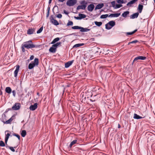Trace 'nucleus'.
<instances>
[{
  "label": "nucleus",
  "mask_w": 155,
  "mask_h": 155,
  "mask_svg": "<svg viewBox=\"0 0 155 155\" xmlns=\"http://www.w3.org/2000/svg\"><path fill=\"white\" fill-rule=\"evenodd\" d=\"M32 43L31 40H29L25 42L24 44V46L27 49L32 48H35V46Z\"/></svg>",
  "instance_id": "nucleus-1"
},
{
  "label": "nucleus",
  "mask_w": 155,
  "mask_h": 155,
  "mask_svg": "<svg viewBox=\"0 0 155 155\" xmlns=\"http://www.w3.org/2000/svg\"><path fill=\"white\" fill-rule=\"evenodd\" d=\"M71 28L73 29H80V31L81 32H87L90 30V29H89L88 28H84L78 26H73Z\"/></svg>",
  "instance_id": "nucleus-2"
},
{
  "label": "nucleus",
  "mask_w": 155,
  "mask_h": 155,
  "mask_svg": "<svg viewBox=\"0 0 155 155\" xmlns=\"http://www.w3.org/2000/svg\"><path fill=\"white\" fill-rule=\"evenodd\" d=\"M38 64V58H35L33 61H32L29 64L28 68L30 69L33 68L35 65Z\"/></svg>",
  "instance_id": "nucleus-3"
},
{
  "label": "nucleus",
  "mask_w": 155,
  "mask_h": 155,
  "mask_svg": "<svg viewBox=\"0 0 155 155\" xmlns=\"http://www.w3.org/2000/svg\"><path fill=\"white\" fill-rule=\"evenodd\" d=\"M77 2V0H68L66 2V5L68 6H71L75 5Z\"/></svg>",
  "instance_id": "nucleus-4"
},
{
  "label": "nucleus",
  "mask_w": 155,
  "mask_h": 155,
  "mask_svg": "<svg viewBox=\"0 0 155 155\" xmlns=\"http://www.w3.org/2000/svg\"><path fill=\"white\" fill-rule=\"evenodd\" d=\"M21 105L19 103H15L12 107V109L13 110H18L20 108Z\"/></svg>",
  "instance_id": "nucleus-5"
},
{
  "label": "nucleus",
  "mask_w": 155,
  "mask_h": 155,
  "mask_svg": "<svg viewBox=\"0 0 155 155\" xmlns=\"http://www.w3.org/2000/svg\"><path fill=\"white\" fill-rule=\"evenodd\" d=\"M50 18L51 22L54 25L57 26L59 25L58 22L56 20L54 19L53 15H51Z\"/></svg>",
  "instance_id": "nucleus-6"
},
{
  "label": "nucleus",
  "mask_w": 155,
  "mask_h": 155,
  "mask_svg": "<svg viewBox=\"0 0 155 155\" xmlns=\"http://www.w3.org/2000/svg\"><path fill=\"white\" fill-rule=\"evenodd\" d=\"M15 118V115H13L12 117L8 120L5 121L4 123V124H10L12 120Z\"/></svg>",
  "instance_id": "nucleus-7"
},
{
  "label": "nucleus",
  "mask_w": 155,
  "mask_h": 155,
  "mask_svg": "<svg viewBox=\"0 0 155 155\" xmlns=\"http://www.w3.org/2000/svg\"><path fill=\"white\" fill-rule=\"evenodd\" d=\"M146 59V57L144 56H138L136 57L134 59V61L137 62V61L139 60H145Z\"/></svg>",
  "instance_id": "nucleus-8"
},
{
  "label": "nucleus",
  "mask_w": 155,
  "mask_h": 155,
  "mask_svg": "<svg viewBox=\"0 0 155 155\" xmlns=\"http://www.w3.org/2000/svg\"><path fill=\"white\" fill-rule=\"evenodd\" d=\"M38 104L37 103H35L33 105H31L29 107V109L33 111L37 109V107Z\"/></svg>",
  "instance_id": "nucleus-9"
},
{
  "label": "nucleus",
  "mask_w": 155,
  "mask_h": 155,
  "mask_svg": "<svg viewBox=\"0 0 155 155\" xmlns=\"http://www.w3.org/2000/svg\"><path fill=\"white\" fill-rule=\"evenodd\" d=\"M35 32L34 28H29L27 31V34L29 35L33 34Z\"/></svg>",
  "instance_id": "nucleus-10"
},
{
  "label": "nucleus",
  "mask_w": 155,
  "mask_h": 155,
  "mask_svg": "<svg viewBox=\"0 0 155 155\" xmlns=\"http://www.w3.org/2000/svg\"><path fill=\"white\" fill-rule=\"evenodd\" d=\"M74 60L68 61L65 64V68H68L74 62Z\"/></svg>",
  "instance_id": "nucleus-11"
},
{
  "label": "nucleus",
  "mask_w": 155,
  "mask_h": 155,
  "mask_svg": "<svg viewBox=\"0 0 155 155\" xmlns=\"http://www.w3.org/2000/svg\"><path fill=\"white\" fill-rule=\"evenodd\" d=\"M19 68L20 66L19 65H17L16 66V68L14 72V76L15 77L17 76L18 71L19 69Z\"/></svg>",
  "instance_id": "nucleus-12"
},
{
  "label": "nucleus",
  "mask_w": 155,
  "mask_h": 155,
  "mask_svg": "<svg viewBox=\"0 0 155 155\" xmlns=\"http://www.w3.org/2000/svg\"><path fill=\"white\" fill-rule=\"evenodd\" d=\"M94 7V5L93 4H91L88 5L87 7V10L90 12H92Z\"/></svg>",
  "instance_id": "nucleus-13"
},
{
  "label": "nucleus",
  "mask_w": 155,
  "mask_h": 155,
  "mask_svg": "<svg viewBox=\"0 0 155 155\" xmlns=\"http://www.w3.org/2000/svg\"><path fill=\"white\" fill-rule=\"evenodd\" d=\"M87 7L85 5H80L78 6L76 8L77 10H79L80 9L83 10H85Z\"/></svg>",
  "instance_id": "nucleus-14"
},
{
  "label": "nucleus",
  "mask_w": 155,
  "mask_h": 155,
  "mask_svg": "<svg viewBox=\"0 0 155 155\" xmlns=\"http://www.w3.org/2000/svg\"><path fill=\"white\" fill-rule=\"evenodd\" d=\"M120 13L111 14L109 15V17H117L120 15Z\"/></svg>",
  "instance_id": "nucleus-15"
},
{
  "label": "nucleus",
  "mask_w": 155,
  "mask_h": 155,
  "mask_svg": "<svg viewBox=\"0 0 155 155\" xmlns=\"http://www.w3.org/2000/svg\"><path fill=\"white\" fill-rule=\"evenodd\" d=\"M139 14V13L138 12L134 13L130 16V18L132 19L137 18L138 17Z\"/></svg>",
  "instance_id": "nucleus-16"
},
{
  "label": "nucleus",
  "mask_w": 155,
  "mask_h": 155,
  "mask_svg": "<svg viewBox=\"0 0 155 155\" xmlns=\"http://www.w3.org/2000/svg\"><path fill=\"white\" fill-rule=\"evenodd\" d=\"M104 4L101 3L97 5L95 7V10L99 9L102 8L104 6Z\"/></svg>",
  "instance_id": "nucleus-17"
},
{
  "label": "nucleus",
  "mask_w": 155,
  "mask_h": 155,
  "mask_svg": "<svg viewBox=\"0 0 155 155\" xmlns=\"http://www.w3.org/2000/svg\"><path fill=\"white\" fill-rule=\"evenodd\" d=\"M56 49L53 46V45L52 47H50L49 49V51L51 52L54 53L56 52Z\"/></svg>",
  "instance_id": "nucleus-18"
},
{
  "label": "nucleus",
  "mask_w": 155,
  "mask_h": 155,
  "mask_svg": "<svg viewBox=\"0 0 155 155\" xmlns=\"http://www.w3.org/2000/svg\"><path fill=\"white\" fill-rule=\"evenodd\" d=\"M138 0H132L128 2L127 4V5L129 6V7L131 6V5L133 4L136 1H137Z\"/></svg>",
  "instance_id": "nucleus-19"
},
{
  "label": "nucleus",
  "mask_w": 155,
  "mask_h": 155,
  "mask_svg": "<svg viewBox=\"0 0 155 155\" xmlns=\"http://www.w3.org/2000/svg\"><path fill=\"white\" fill-rule=\"evenodd\" d=\"M143 8V6L141 4H139L138 6V10L140 13H141L142 11Z\"/></svg>",
  "instance_id": "nucleus-20"
},
{
  "label": "nucleus",
  "mask_w": 155,
  "mask_h": 155,
  "mask_svg": "<svg viewBox=\"0 0 155 155\" xmlns=\"http://www.w3.org/2000/svg\"><path fill=\"white\" fill-rule=\"evenodd\" d=\"M143 117L137 115L136 114H134V118L135 119H142Z\"/></svg>",
  "instance_id": "nucleus-21"
},
{
  "label": "nucleus",
  "mask_w": 155,
  "mask_h": 155,
  "mask_svg": "<svg viewBox=\"0 0 155 155\" xmlns=\"http://www.w3.org/2000/svg\"><path fill=\"white\" fill-rule=\"evenodd\" d=\"M6 117V116L4 113H3V114L2 115V118H1V121L3 122L4 124L5 122V118Z\"/></svg>",
  "instance_id": "nucleus-22"
},
{
  "label": "nucleus",
  "mask_w": 155,
  "mask_h": 155,
  "mask_svg": "<svg viewBox=\"0 0 155 155\" xmlns=\"http://www.w3.org/2000/svg\"><path fill=\"white\" fill-rule=\"evenodd\" d=\"M84 45V43H80V44H75L74 45L73 47V48H77L78 47H81L82 46Z\"/></svg>",
  "instance_id": "nucleus-23"
},
{
  "label": "nucleus",
  "mask_w": 155,
  "mask_h": 155,
  "mask_svg": "<svg viewBox=\"0 0 155 155\" xmlns=\"http://www.w3.org/2000/svg\"><path fill=\"white\" fill-rule=\"evenodd\" d=\"M5 91L8 94H10L12 92V90L10 87H7L5 88Z\"/></svg>",
  "instance_id": "nucleus-24"
},
{
  "label": "nucleus",
  "mask_w": 155,
  "mask_h": 155,
  "mask_svg": "<svg viewBox=\"0 0 155 155\" xmlns=\"http://www.w3.org/2000/svg\"><path fill=\"white\" fill-rule=\"evenodd\" d=\"M77 142V140H73L70 143V145L69 146V148H71V147H72V146L73 145L76 144V143Z\"/></svg>",
  "instance_id": "nucleus-25"
},
{
  "label": "nucleus",
  "mask_w": 155,
  "mask_h": 155,
  "mask_svg": "<svg viewBox=\"0 0 155 155\" xmlns=\"http://www.w3.org/2000/svg\"><path fill=\"white\" fill-rule=\"evenodd\" d=\"M108 23L111 28L115 25V22L113 21H111Z\"/></svg>",
  "instance_id": "nucleus-26"
},
{
  "label": "nucleus",
  "mask_w": 155,
  "mask_h": 155,
  "mask_svg": "<svg viewBox=\"0 0 155 155\" xmlns=\"http://www.w3.org/2000/svg\"><path fill=\"white\" fill-rule=\"evenodd\" d=\"M129 13V11H127L125 12L122 13V16L123 17L126 18L127 17V15H128Z\"/></svg>",
  "instance_id": "nucleus-27"
},
{
  "label": "nucleus",
  "mask_w": 155,
  "mask_h": 155,
  "mask_svg": "<svg viewBox=\"0 0 155 155\" xmlns=\"http://www.w3.org/2000/svg\"><path fill=\"white\" fill-rule=\"evenodd\" d=\"M21 134L22 137H25L26 134V130H22Z\"/></svg>",
  "instance_id": "nucleus-28"
},
{
  "label": "nucleus",
  "mask_w": 155,
  "mask_h": 155,
  "mask_svg": "<svg viewBox=\"0 0 155 155\" xmlns=\"http://www.w3.org/2000/svg\"><path fill=\"white\" fill-rule=\"evenodd\" d=\"M60 38H54L53 41L51 42V44H54L56 42L58 41H59L60 40Z\"/></svg>",
  "instance_id": "nucleus-29"
},
{
  "label": "nucleus",
  "mask_w": 155,
  "mask_h": 155,
  "mask_svg": "<svg viewBox=\"0 0 155 155\" xmlns=\"http://www.w3.org/2000/svg\"><path fill=\"white\" fill-rule=\"evenodd\" d=\"M95 25L98 27L102 25V22L101 21L98 22L97 21H95L94 22Z\"/></svg>",
  "instance_id": "nucleus-30"
},
{
  "label": "nucleus",
  "mask_w": 155,
  "mask_h": 155,
  "mask_svg": "<svg viewBox=\"0 0 155 155\" xmlns=\"http://www.w3.org/2000/svg\"><path fill=\"white\" fill-rule=\"evenodd\" d=\"M6 132H8L9 133H8L5 135V138L8 139L9 136H10V132L9 130H6L5 131V133L6 134Z\"/></svg>",
  "instance_id": "nucleus-31"
},
{
  "label": "nucleus",
  "mask_w": 155,
  "mask_h": 155,
  "mask_svg": "<svg viewBox=\"0 0 155 155\" xmlns=\"http://www.w3.org/2000/svg\"><path fill=\"white\" fill-rule=\"evenodd\" d=\"M78 15L80 17L81 20L84 18L86 17V15L84 14L79 13Z\"/></svg>",
  "instance_id": "nucleus-32"
},
{
  "label": "nucleus",
  "mask_w": 155,
  "mask_h": 155,
  "mask_svg": "<svg viewBox=\"0 0 155 155\" xmlns=\"http://www.w3.org/2000/svg\"><path fill=\"white\" fill-rule=\"evenodd\" d=\"M137 31V29H135L133 31L131 32H128L127 33V35H132L135 32H136Z\"/></svg>",
  "instance_id": "nucleus-33"
},
{
  "label": "nucleus",
  "mask_w": 155,
  "mask_h": 155,
  "mask_svg": "<svg viewBox=\"0 0 155 155\" xmlns=\"http://www.w3.org/2000/svg\"><path fill=\"white\" fill-rule=\"evenodd\" d=\"M109 15L108 14L102 15L100 16V18L101 19H104L106 18L107 17H109Z\"/></svg>",
  "instance_id": "nucleus-34"
},
{
  "label": "nucleus",
  "mask_w": 155,
  "mask_h": 155,
  "mask_svg": "<svg viewBox=\"0 0 155 155\" xmlns=\"http://www.w3.org/2000/svg\"><path fill=\"white\" fill-rule=\"evenodd\" d=\"M50 7L49 6H48L47 9V13L46 15V17L48 18L49 15V11L50 10Z\"/></svg>",
  "instance_id": "nucleus-35"
},
{
  "label": "nucleus",
  "mask_w": 155,
  "mask_h": 155,
  "mask_svg": "<svg viewBox=\"0 0 155 155\" xmlns=\"http://www.w3.org/2000/svg\"><path fill=\"white\" fill-rule=\"evenodd\" d=\"M80 4L81 5H85L87 6V2L84 0L80 2Z\"/></svg>",
  "instance_id": "nucleus-36"
},
{
  "label": "nucleus",
  "mask_w": 155,
  "mask_h": 155,
  "mask_svg": "<svg viewBox=\"0 0 155 155\" xmlns=\"http://www.w3.org/2000/svg\"><path fill=\"white\" fill-rule=\"evenodd\" d=\"M61 44V42H57L56 44L53 45V46L54 47L56 48H57L58 46Z\"/></svg>",
  "instance_id": "nucleus-37"
},
{
  "label": "nucleus",
  "mask_w": 155,
  "mask_h": 155,
  "mask_svg": "<svg viewBox=\"0 0 155 155\" xmlns=\"http://www.w3.org/2000/svg\"><path fill=\"white\" fill-rule=\"evenodd\" d=\"M105 28L109 30L111 28V27L110 26L109 24H108V23L105 25Z\"/></svg>",
  "instance_id": "nucleus-38"
},
{
  "label": "nucleus",
  "mask_w": 155,
  "mask_h": 155,
  "mask_svg": "<svg viewBox=\"0 0 155 155\" xmlns=\"http://www.w3.org/2000/svg\"><path fill=\"white\" fill-rule=\"evenodd\" d=\"M43 26H42L39 28V29L37 31V34H39V33H41L42 31L43 30Z\"/></svg>",
  "instance_id": "nucleus-39"
},
{
  "label": "nucleus",
  "mask_w": 155,
  "mask_h": 155,
  "mask_svg": "<svg viewBox=\"0 0 155 155\" xmlns=\"http://www.w3.org/2000/svg\"><path fill=\"white\" fill-rule=\"evenodd\" d=\"M73 24V22L72 21H69L68 23L67 24V26L70 25H72Z\"/></svg>",
  "instance_id": "nucleus-40"
},
{
  "label": "nucleus",
  "mask_w": 155,
  "mask_h": 155,
  "mask_svg": "<svg viewBox=\"0 0 155 155\" xmlns=\"http://www.w3.org/2000/svg\"><path fill=\"white\" fill-rule=\"evenodd\" d=\"M5 144L4 142L2 140L0 141V146L1 147H5Z\"/></svg>",
  "instance_id": "nucleus-41"
},
{
  "label": "nucleus",
  "mask_w": 155,
  "mask_h": 155,
  "mask_svg": "<svg viewBox=\"0 0 155 155\" xmlns=\"http://www.w3.org/2000/svg\"><path fill=\"white\" fill-rule=\"evenodd\" d=\"M13 135L14 136L16 137L19 140H20V136L19 135H18V134H16L15 133H14L13 134Z\"/></svg>",
  "instance_id": "nucleus-42"
},
{
  "label": "nucleus",
  "mask_w": 155,
  "mask_h": 155,
  "mask_svg": "<svg viewBox=\"0 0 155 155\" xmlns=\"http://www.w3.org/2000/svg\"><path fill=\"white\" fill-rule=\"evenodd\" d=\"M6 147H8L9 149L12 152H14L15 151V150L14 149V148L12 147H9V146H6Z\"/></svg>",
  "instance_id": "nucleus-43"
},
{
  "label": "nucleus",
  "mask_w": 155,
  "mask_h": 155,
  "mask_svg": "<svg viewBox=\"0 0 155 155\" xmlns=\"http://www.w3.org/2000/svg\"><path fill=\"white\" fill-rule=\"evenodd\" d=\"M138 42V41L137 40H134V41H131L130 42H129L128 43V45H129L130 44H133V43H137Z\"/></svg>",
  "instance_id": "nucleus-44"
},
{
  "label": "nucleus",
  "mask_w": 155,
  "mask_h": 155,
  "mask_svg": "<svg viewBox=\"0 0 155 155\" xmlns=\"http://www.w3.org/2000/svg\"><path fill=\"white\" fill-rule=\"evenodd\" d=\"M56 16L59 18H61L62 17V15L61 14H59L58 15H55Z\"/></svg>",
  "instance_id": "nucleus-45"
},
{
  "label": "nucleus",
  "mask_w": 155,
  "mask_h": 155,
  "mask_svg": "<svg viewBox=\"0 0 155 155\" xmlns=\"http://www.w3.org/2000/svg\"><path fill=\"white\" fill-rule=\"evenodd\" d=\"M122 6L121 4H117L116 7H115V8H119Z\"/></svg>",
  "instance_id": "nucleus-46"
},
{
  "label": "nucleus",
  "mask_w": 155,
  "mask_h": 155,
  "mask_svg": "<svg viewBox=\"0 0 155 155\" xmlns=\"http://www.w3.org/2000/svg\"><path fill=\"white\" fill-rule=\"evenodd\" d=\"M12 110V108H8L4 112V114L6 113H7L9 110Z\"/></svg>",
  "instance_id": "nucleus-47"
},
{
  "label": "nucleus",
  "mask_w": 155,
  "mask_h": 155,
  "mask_svg": "<svg viewBox=\"0 0 155 155\" xmlns=\"http://www.w3.org/2000/svg\"><path fill=\"white\" fill-rule=\"evenodd\" d=\"M117 2L118 3L123 4L124 3L123 0H118Z\"/></svg>",
  "instance_id": "nucleus-48"
},
{
  "label": "nucleus",
  "mask_w": 155,
  "mask_h": 155,
  "mask_svg": "<svg viewBox=\"0 0 155 155\" xmlns=\"http://www.w3.org/2000/svg\"><path fill=\"white\" fill-rule=\"evenodd\" d=\"M25 47L24 46V45H22V47H21V49L22 50V51L23 52H25Z\"/></svg>",
  "instance_id": "nucleus-49"
},
{
  "label": "nucleus",
  "mask_w": 155,
  "mask_h": 155,
  "mask_svg": "<svg viewBox=\"0 0 155 155\" xmlns=\"http://www.w3.org/2000/svg\"><path fill=\"white\" fill-rule=\"evenodd\" d=\"M12 93L14 97H15L16 95V92L15 90H13L12 91Z\"/></svg>",
  "instance_id": "nucleus-50"
},
{
  "label": "nucleus",
  "mask_w": 155,
  "mask_h": 155,
  "mask_svg": "<svg viewBox=\"0 0 155 155\" xmlns=\"http://www.w3.org/2000/svg\"><path fill=\"white\" fill-rule=\"evenodd\" d=\"M111 4L112 5V6L114 7L115 5V1H113L111 2Z\"/></svg>",
  "instance_id": "nucleus-51"
},
{
  "label": "nucleus",
  "mask_w": 155,
  "mask_h": 155,
  "mask_svg": "<svg viewBox=\"0 0 155 155\" xmlns=\"http://www.w3.org/2000/svg\"><path fill=\"white\" fill-rule=\"evenodd\" d=\"M74 18L75 19H77V20H81L80 17L79 16V17H76L74 16Z\"/></svg>",
  "instance_id": "nucleus-52"
},
{
  "label": "nucleus",
  "mask_w": 155,
  "mask_h": 155,
  "mask_svg": "<svg viewBox=\"0 0 155 155\" xmlns=\"http://www.w3.org/2000/svg\"><path fill=\"white\" fill-rule=\"evenodd\" d=\"M63 12H64V13L66 15H68L69 14V13L68 12H67L65 10H64L63 11Z\"/></svg>",
  "instance_id": "nucleus-53"
},
{
  "label": "nucleus",
  "mask_w": 155,
  "mask_h": 155,
  "mask_svg": "<svg viewBox=\"0 0 155 155\" xmlns=\"http://www.w3.org/2000/svg\"><path fill=\"white\" fill-rule=\"evenodd\" d=\"M34 56H33V55L31 56L30 58V60H33L34 59Z\"/></svg>",
  "instance_id": "nucleus-54"
},
{
  "label": "nucleus",
  "mask_w": 155,
  "mask_h": 155,
  "mask_svg": "<svg viewBox=\"0 0 155 155\" xmlns=\"http://www.w3.org/2000/svg\"><path fill=\"white\" fill-rule=\"evenodd\" d=\"M56 7H57V8H58V6L56 5H55L54 6L53 8V9H52V11H53V13H54V8Z\"/></svg>",
  "instance_id": "nucleus-55"
},
{
  "label": "nucleus",
  "mask_w": 155,
  "mask_h": 155,
  "mask_svg": "<svg viewBox=\"0 0 155 155\" xmlns=\"http://www.w3.org/2000/svg\"><path fill=\"white\" fill-rule=\"evenodd\" d=\"M8 139L6 138H5V143H6V144H7V142L8 141Z\"/></svg>",
  "instance_id": "nucleus-56"
},
{
  "label": "nucleus",
  "mask_w": 155,
  "mask_h": 155,
  "mask_svg": "<svg viewBox=\"0 0 155 155\" xmlns=\"http://www.w3.org/2000/svg\"><path fill=\"white\" fill-rule=\"evenodd\" d=\"M65 0H58V1L60 2H63Z\"/></svg>",
  "instance_id": "nucleus-57"
},
{
  "label": "nucleus",
  "mask_w": 155,
  "mask_h": 155,
  "mask_svg": "<svg viewBox=\"0 0 155 155\" xmlns=\"http://www.w3.org/2000/svg\"><path fill=\"white\" fill-rule=\"evenodd\" d=\"M51 1H52V0H49V2H48V3L49 4H51Z\"/></svg>",
  "instance_id": "nucleus-58"
},
{
  "label": "nucleus",
  "mask_w": 155,
  "mask_h": 155,
  "mask_svg": "<svg viewBox=\"0 0 155 155\" xmlns=\"http://www.w3.org/2000/svg\"><path fill=\"white\" fill-rule=\"evenodd\" d=\"M90 101L92 102H94L95 101V100H92L91 99H90Z\"/></svg>",
  "instance_id": "nucleus-59"
},
{
  "label": "nucleus",
  "mask_w": 155,
  "mask_h": 155,
  "mask_svg": "<svg viewBox=\"0 0 155 155\" xmlns=\"http://www.w3.org/2000/svg\"><path fill=\"white\" fill-rule=\"evenodd\" d=\"M136 62V61H134V60H133V62H132V65H133L134 64V62Z\"/></svg>",
  "instance_id": "nucleus-60"
},
{
  "label": "nucleus",
  "mask_w": 155,
  "mask_h": 155,
  "mask_svg": "<svg viewBox=\"0 0 155 155\" xmlns=\"http://www.w3.org/2000/svg\"><path fill=\"white\" fill-rule=\"evenodd\" d=\"M2 94V92L1 91H0V95Z\"/></svg>",
  "instance_id": "nucleus-61"
},
{
  "label": "nucleus",
  "mask_w": 155,
  "mask_h": 155,
  "mask_svg": "<svg viewBox=\"0 0 155 155\" xmlns=\"http://www.w3.org/2000/svg\"><path fill=\"white\" fill-rule=\"evenodd\" d=\"M120 125L119 124H118V128H120Z\"/></svg>",
  "instance_id": "nucleus-62"
},
{
  "label": "nucleus",
  "mask_w": 155,
  "mask_h": 155,
  "mask_svg": "<svg viewBox=\"0 0 155 155\" xmlns=\"http://www.w3.org/2000/svg\"><path fill=\"white\" fill-rule=\"evenodd\" d=\"M37 95H38V96H39V93L38 92L37 93Z\"/></svg>",
  "instance_id": "nucleus-63"
},
{
  "label": "nucleus",
  "mask_w": 155,
  "mask_h": 155,
  "mask_svg": "<svg viewBox=\"0 0 155 155\" xmlns=\"http://www.w3.org/2000/svg\"><path fill=\"white\" fill-rule=\"evenodd\" d=\"M2 89H3L2 87V86H1V90H2Z\"/></svg>",
  "instance_id": "nucleus-64"
}]
</instances>
